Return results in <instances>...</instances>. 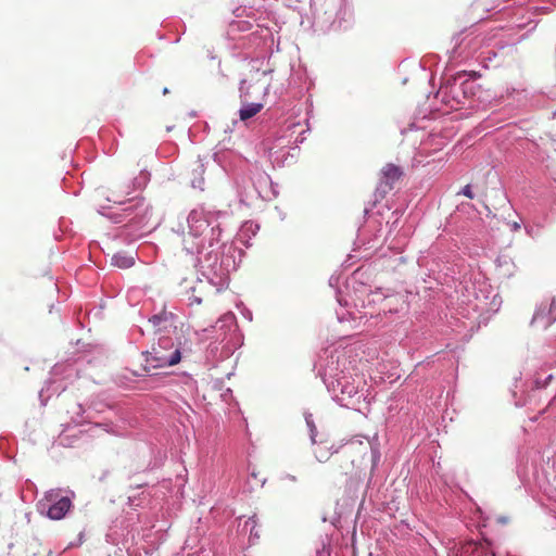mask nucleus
Masks as SVG:
<instances>
[{
    "label": "nucleus",
    "instance_id": "nucleus-5",
    "mask_svg": "<svg viewBox=\"0 0 556 556\" xmlns=\"http://www.w3.org/2000/svg\"><path fill=\"white\" fill-rule=\"evenodd\" d=\"M71 507V500L64 496L48 507L47 515L50 519L60 520L66 515Z\"/></svg>",
    "mask_w": 556,
    "mask_h": 556
},
{
    "label": "nucleus",
    "instance_id": "nucleus-11",
    "mask_svg": "<svg viewBox=\"0 0 556 556\" xmlns=\"http://www.w3.org/2000/svg\"><path fill=\"white\" fill-rule=\"evenodd\" d=\"M463 194L472 199L473 198V193L471 191V188L469 185L465 186L464 189H463Z\"/></svg>",
    "mask_w": 556,
    "mask_h": 556
},
{
    "label": "nucleus",
    "instance_id": "nucleus-6",
    "mask_svg": "<svg viewBox=\"0 0 556 556\" xmlns=\"http://www.w3.org/2000/svg\"><path fill=\"white\" fill-rule=\"evenodd\" d=\"M313 441H315V440L313 439ZM314 443L316 444L314 454H315L316 459L319 463H326L327 460H329V458L331 457V455L334 452L336 453L339 452L338 448H334V444L330 443L327 440L320 441L318 443H316V442H314Z\"/></svg>",
    "mask_w": 556,
    "mask_h": 556
},
{
    "label": "nucleus",
    "instance_id": "nucleus-2",
    "mask_svg": "<svg viewBox=\"0 0 556 556\" xmlns=\"http://www.w3.org/2000/svg\"><path fill=\"white\" fill-rule=\"evenodd\" d=\"M368 446L361 441L350 442L337 459V467L341 475L358 477L365 465Z\"/></svg>",
    "mask_w": 556,
    "mask_h": 556
},
{
    "label": "nucleus",
    "instance_id": "nucleus-7",
    "mask_svg": "<svg viewBox=\"0 0 556 556\" xmlns=\"http://www.w3.org/2000/svg\"><path fill=\"white\" fill-rule=\"evenodd\" d=\"M172 314L162 312L161 314L152 316L148 320V327L154 332H161L172 325Z\"/></svg>",
    "mask_w": 556,
    "mask_h": 556
},
{
    "label": "nucleus",
    "instance_id": "nucleus-10",
    "mask_svg": "<svg viewBox=\"0 0 556 556\" xmlns=\"http://www.w3.org/2000/svg\"><path fill=\"white\" fill-rule=\"evenodd\" d=\"M489 547H491V542L484 539L482 542L477 544L476 549L481 548L482 551H485L484 556H496L492 549L489 551Z\"/></svg>",
    "mask_w": 556,
    "mask_h": 556
},
{
    "label": "nucleus",
    "instance_id": "nucleus-1",
    "mask_svg": "<svg viewBox=\"0 0 556 556\" xmlns=\"http://www.w3.org/2000/svg\"><path fill=\"white\" fill-rule=\"evenodd\" d=\"M182 351L185 349L180 343L175 345L169 338L162 337L157 344L147 352V365L152 368L174 366L180 362Z\"/></svg>",
    "mask_w": 556,
    "mask_h": 556
},
{
    "label": "nucleus",
    "instance_id": "nucleus-4",
    "mask_svg": "<svg viewBox=\"0 0 556 556\" xmlns=\"http://www.w3.org/2000/svg\"><path fill=\"white\" fill-rule=\"evenodd\" d=\"M402 174L403 173L399 166L394 164H387L381 169V177L378 189L383 193L392 190L394 184L401 178Z\"/></svg>",
    "mask_w": 556,
    "mask_h": 556
},
{
    "label": "nucleus",
    "instance_id": "nucleus-9",
    "mask_svg": "<svg viewBox=\"0 0 556 556\" xmlns=\"http://www.w3.org/2000/svg\"><path fill=\"white\" fill-rule=\"evenodd\" d=\"M262 109V103H248L239 111L240 119L247 121L255 116Z\"/></svg>",
    "mask_w": 556,
    "mask_h": 556
},
{
    "label": "nucleus",
    "instance_id": "nucleus-8",
    "mask_svg": "<svg viewBox=\"0 0 556 556\" xmlns=\"http://www.w3.org/2000/svg\"><path fill=\"white\" fill-rule=\"evenodd\" d=\"M135 263V258L126 253H116L112 256V264L119 268H129Z\"/></svg>",
    "mask_w": 556,
    "mask_h": 556
},
{
    "label": "nucleus",
    "instance_id": "nucleus-12",
    "mask_svg": "<svg viewBox=\"0 0 556 556\" xmlns=\"http://www.w3.org/2000/svg\"><path fill=\"white\" fill-rule=\"evenodd\" d=\"M163 93H164V94L168 93V89H167V88H164Z\"/></svg>",
    "mask_w": 556,
    "mask_h": 556
},
{
    "label": "nucleus",
    "instance_id": "nucleus-3",
    "mask_svg": "<svg viewBox=\"0 0 556 556\" xmlns=\"http://www.w3.org/2000/svg\"><path fill=\"white\" fill-rule=\"evenodd\" d=\"M556 320V300L542 302L536 308L531 326L538 329H547Z\"/></svg>",
    "mask_w": 556,
    "mask_h": 556
}]
</instances>
